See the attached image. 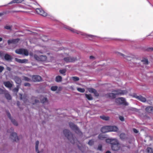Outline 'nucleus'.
Instances as JSON below:
<instances>
[{
  "mask_svg": "<svg viewBox=\"0 0 153 153\" xmlns=\"http://www.w3.org/2000/svg\"><path fill=\"white\" fill-rule=\"evenodd\" d=\"M59 25L61 27L64 28L65 29L69 30L73 33H76L77 34L83 36L85 37L88 38L90 40H93L94 39H96L98 38V37L96 36L88 34L82 32L77 30L70 27H69L68 26L66 25L61 23L60 22Z\"/></svg>",
  "mask_w": 153,
  "mask_h": 153,
  "instance_id": "1",
  "label": "nucleus"
},
{
  "mask_svg": "<svg viewBox=\"0 0 153 153\" xmlns=\"http://www.w3.org/2000/svg\"><path fill=\"white\" fill-rule=\"evenodd\" d=\"M64 133L65 137L70 140L71 143L74 144L77 143V140L76 138H74L73 134L70 132L67 129H65L63 131Z\"/></svg>",
  "mask_w": 153,
  "mask_h": 153,
  "instance_id": "2",
  "label": "nucleus"
},
{
  "mask_svg": "<svg viewBox=\"0 0 153 153\" xmlns=\"http://www.w3.org/2000/svg\"><path fill=\"white\" fill-rule=\"evenodd\" d=\"M127 93L126 90H117L113 91V93L108 94V97L111 98H115L117 95H122L126 94Z\"/></svg>",
  "mask_w": 153,
  "mask_h": 153,
  "instance_id": "3",
  "label": "nucleus"
},
{
  "mask_svg": "<svg viewBox=\"0 0 153 153\" xmlns=\"http://www.w3.org/2000/svg\"><path fill=\"white\" fill-rule=\"evenodd\" d=\"M16 53L18 54L24 55L25 56H27L28 55V52L26 49L21 48L16 49L15 51Z\"/></svg>",
  "mask_w": 153,
  "mask_h": 153,
  "instance_id": "4",
  "label": "nucleus"
},
{
  "mask_svg": "<svg viewBox=\"0 0 153 153\" xmlns=\"http://www.w3.org/2000/svg\"><path fill=\"white\" fill-rule=\"evenodd\" d=\"M116 102L119 104H123L125 105H128V103L126 101L125 99L123 97L118 98L116 99Z\"/></svg>",
  "mask_w": 153,
  "mask_h": 153,
  "instance_id": "5",
  "label": "nucleus"
},
{
  "mask_svg": "<svg viewBox=\"0 0 153 153\" xmlns=\"http://www.w3.org/2000/svg\"><path fill=\"white\" fill-rule=\"evenodd\" d=\"M106 142L107 143L111 144L112 145L117 144L118 143V141L116 138H111L107 139Z\"/></svg>",
  "mask_w": 153,
  "mask_h": 153,
  "instance_id": "6",
  "label": "nucleus"
},
{
  "mask_svg": "<svg viewBox=\"0 0 153 153\" xmlns=\"http://www.w3.org/2000/svg\"><path fill=\"white\" fill-rule=\"evenodd\" d=\"M34 57L36 60L41 61H45L47 59V57L45 56L42 55L38 56L36 55H35Z\"/></svg>",
  "mask_w": 153,
  "mask_h": 153,
  "instance_id": "7",
  "label": "nucleus"
},
{
  "mask_svg": "<svg viewBox=\"0 0 153 153\" xmlns=\"http://www.w3.org/2000/svg\"><path fill=\"white\" fill-rule=\"evenodd\" d=\"M69 125L70 128L73 130L75 131V132L79 134L81 133L80 131H79L78 128L73 123H71L69 124Z\"/></svg>",
  "mask_w": 153,
  "mask_h": 153,
  "instance_id": "8",
  "label": "nucleus"
},
{
  "mask_svg": "<svg viewBox=\"0 0 153 153\" xmlns=\"http://www.w3.org/2000/svg\"><path fill=\"white\" fill-rule=\"evenodd\" d=\"M36 13L39 15L43 16H45L47 15V13L45 12L41 8H37L36 9Z\"/></svg>",
  "mask_w": 153,
  "mask_h": 153,
  "instance_id": "9",
  "label": "nucleus"
},
{
  "mask_svg": "<svg viewBox=\"0 0 153 153\" xmlns=\"http://www.w3.org/2000/svg\"><path fill=\"white\" fill-rule=\"evenodd\" d=\"M122 146H123L122 145H120L118 143L117 144L112 145L111 148L112 150L117 151L120 150Z\"/></svg>",
  "mask_w": 153,
  "mask_h": 153,
  "instance_id": "10",
  "label": "nucleus"
},
{
  "mask_svg": "<svg viewBox=\"0 0 153 153\" xmlns=\"http://www.w3.org/2000/svg\"><path fill=\"white\" fill-rule=\"evenodd\" d=\"M76 58L72 57H67L64 58V61L67 63L72 62L76 60Z\"/></svg>",
  "mask_w": 153,
  "mask_h": 153,
  "instance_id": "11",
  "label": "nucleus"
},
{
  "mask_svg": "<svg viewBox=\"0 0 153 153\" xmlns=\"http://www.w3.org/2000/svg\"><path fill=\"white\" fill-rule=\"evenodd\" d=\"M32 79L33 82H39L42 80V78L39 75H35L32 76Z\"/></svg>",
  "mask_w": 153,
  "mask_h": 153,
  "instance_id": "12",
  "label": "nucleus"
},
{
  "mask_svg": "<svg viewBox=\"0 0 153 153\" xmlns=\"http://www.w3.org/2000/svg\"><path fill=\"white\" fill-rule=\"evenodd\" d=\"M101 131L102 133L110 132L109 126H105L102 127L101 129Z\"/></svg>",
  "mask_w": 153,
  "mask_h": 153,
  "instance_id": "13",
  "label": "nucleus"
},
{
  "mask_svg": "<svg viewBox=\"0 0 153 153\" xmlns=\"http://www.w3.org/2000/svg\"><path fill=\"white\" fill-rule=\"evenodd\" d=\"M10 138L15 141H16L18 140L17 134L16 133H12L11 134Z\"/></svg>",
  "mask_w": 153,
  "mask_h": 153,
  "instance_id": "14",
  "label": "nucleus"
},
{
  "mask_svg": "<svg viewBox=\"0 0 153 153\" xmlns=\"http://www.w3.org/2000/svg\"><path fill=\"white\" fill-rule=\"evenodd\" d=\"M135 97L138 100H139L140 101L144 102H145L146 101V99L145 98L143 97V96L139 95H136Z\"/></svg>",
  "mask_w": 153,
  "mask_h": 153,
  "instance_id": "15",
  "label": "nucleus"
},
{
  "mask_svg": "<svg viewBox=\"0 0 153 153\" xmlns=\"http://www.w3.org/2000/svg\"><path fill=\"white\" fill-rule=\"evenodd\" d=\"M19 41V39H10L8 40L7 42L8 44H15L18 42Z\"/></svg>",
  "mask_w": 153,
  "mask_h": 153,
  "instance_id": "16",
  "label": "nucleus"
},
{
  "mask_svg": "<svg viewBox=\"0 0 153 153\" xmlns=\"http://www.w3.org/2000/svg\"><path fill=\"white\" fill-rule=\"evenodd\" d=\"M7 115L8 117L11 120V121L12 122L13 124L16 126H17L18 125V124L17 123V122H16V121L14 119H11V115L9 113H7Z\"/></svg>",
  "mask_w": 153,
  "mask_h": 153,
  "instance_id": "17",
  "label": "nucleus"
},
{
  "mask_svg": "<svg viewBox=\"0 0 153 153\" xmlns=\"http://www.w3.org/2000/svg\"><path fill=\"white\" fill-rule=\"evenodd\" d=\"M110 131H117L118 130V128L114 126H109Z\"/></svg>",
  "mask_w": 153,
  "mask_h": 153,
  "instance_id": "18",
  "label": "nucleus"
},
{
  "mask_svg": "<svg viewBox=\"0 0 153 153\" xmlns=\"http://www.w3.org/2000/svg\"><path fill=\"white\" fill-rule=\"evenodd\" d=\"M14 80L16 84L20 85L21 83V80L20 78L16 76L14 78Z\"/></svg>",
  "mask_w": 153,
  "mask_h": 153,
  "instance_id": "19",
  "label": "nucleus"
},
{
  "mask_svg": "<svg viewBox=\"0 0 153 153\" xmlns=\"http://www.w3.org/2000/svg\"><path fill=\"white\" fill-rule=\"evenodd\" d=\"M146 111L149 113H153V107L151 106H149L146 108Z\"/></svg>",
  "mask_w": 153,
  "mask_h": 153,
  "instance_id": "20",
  "label": "nucleus"
},
{
  "mask_svg": "<svg viewBox=\"0 0 153 153\" xmlns=\"http://www.w3.org/2000/svg\"><path fill=\"white\" fill-rule=\"evenodd\" d=\"M4 84L5 86L8 88H11L12 86V85L11 84L10 82H4Z\"/></svg>",
  "mask_w": 153,
  "mask_h": 153,
  "instance_id": "21",
  "label": "nucleus"
},
{
  "mask_svg": "<svg viewBox=\"0 0 153 153\" xmlns=\"http://www.w3.org/2000/svg\"><path fill=\"white\" fill-rule=\"evenodd\" d=\"M4 58L7 61H10L12 59L11 56L8 54H6L5 55Z\"/></svg>",
  "mask_w": 153,
  "mask_h": 153,
  "instance_id": "22",
  "label": "nucleus"
},
{
  "mask_svg": "<svg viewBox=\"0 0 153 153\" xmlns=\"http://www.w3.org/2000/svg\"><path fill=\"white\" fill-rule=\"evenodd\" d=\"M41 102L43 104L48 103V100L46 98L43 97H41Z\"/></svg>",
  "mask_w": 153,
  "mask_h": 153,
  "instance_id": "23",
  "label": "nucleus"
},
{
  "mask_svg": "<svg viewBox=\"0 0 153 153\" xmlns=\"http://www.w3.org/2000/svg\"><path fill=\"white\" fill-rule=\"evenodd\" d=\"M23 1V0H13L10 3H9L8 4H11L15 3H20L22 2Z\"/></svg>",
  "mask_w": 153,
  "mask_h": 153,
  "instance_id": "24",
  "label": "nucleus"
},
{
  "mask_svg": "<svg viewBox=\"0 0 153 153\" xmlns=\"http://www.w3.org/2000/svg\"><path fill=\"white\" fill-rule=\"evenodd\" d=\"M62 80V77L60 76H57L56 78V81L57 82H61Z\"/></svg>",
  "mask_w": 153,
  "mask_h": 153,
  "instance_id": "25",
  "label": "nucleus"
},
{
  "mask_svg": "<svg viewBox=\"0 0 153 153\" xmlns=\"http://www.w3.org/2000/svg\"><path fill=\"white\" fill-rule=\"evenodd\" d=\"M100 117L101 118L105 120H108L109 119V117L105 116L104 115L100 116Z\"/></svg>",
  "mask_w": 153,
  "mask_h": 153,
  "instance_id": "26",
  "label": "nucleus"
},
{
  "mask_svg": "<svg viewBox=\"0 0 153 153\" xmlns=\"http://www.w3.org/2000/svg\"><path fill=\"white\" fill-rule=\"evenodd\" d=\"M86 97L89 100H91L93 99V97L91 94H85Z\"/></svg>",
  "mask_w": 153,
  "mask_h": 153,
  "instance_id": "27",
  "label": "nucleus"
},
{
  "mask_svg": "<svg viewBox=\"0 0 153 153\" xmlns=\"http://www.w3.org/2000/svg\"><path fill=\"white\" fill-rule=\"evenodd\" d=\"M39 144V141H36V143L35 148H36V151L37 152V153H39V152L38 151V147Z\"/></svg>",
  "mask_w": 153,
  "mask_h": 153,
  "instance_id": "28",
  "label": "nucleus"
},
{
  "mask_svg": "<svg viewBox=\"0 0 153 153\" xmlns=\"http://www.w3.org/2000/svg\"><path fill=\"white\" fill-rule=\"evenodd\" d=\"M141 62H142L143 64L146 65L148 64V61L147 59H144L143 60H142L141 61Z\"/></svg>",
  "mask_w": 153,
  "mask_h": 153,
  "instance_id": "29",
  "label": "nucleus"
},
{
  "mask_svg": "<svg viewBox=\"0 0 153 153\" xmlns=\"http://www.w3.org/2000/svg\"><path fill=\"white\" fill-rule=\"evenodd\" d=\"M147 153H153V149L151 148H148L147 149Z\"/></svg>",
  "mask_w": 153,
  "mask_h": 153,
  "instance_id": "30",
  "label": "nucleus"
},
{
  "mask_svg": "<svg viewBox=\"0 0 153 153\" xmlns=\"http://www.w3.org/2000/svg\"><path fill=\"white\" fill-rule=\"evenodd\" d=\"M19 85H18L16 86V88H15L13 89V91L14 92H16V93H17L18 91H19Z\"/></svg>",
  "mask_w": 153,
  "mask_h": 153,
  "instance_id": "31",
  "label": "nucleus"
},
{
  "mask_svg": "<svg viewBox=\"0 0 153 153\" xmlns=\"http://www.w3.org/2000/svg\"><path fill=\"white\" fill-rule=\"evenodd\" d=\"M58 87L56 86H52L51 88V89L53 91H56Z\"/></svg>",
  "mask_w": 153,
  "mask_h": 153,
  "instance_id": "32",
  "label": "nucleus"
},
{
  "mask_svg": "<svg viewBox=\"0 0 153 153\" xmlns=\"http://www.w3.org/2000/svg\"><path fill=\"white\" fill-rule=\"evenodd\" d=\"M99 138L100 140H102L105 138V136L102 134H100L98 137Z\"/></svg>",
  "mask_w": 153,
  "mask_h": 153,
  "instance_id": "33",
  "label": "nucleus"
},
{
  "mask_svg": "<svg viewBox=\"0 0 153 153\" xmlns=\"http://www.w3.org/2000/svg\"><path fill=\"white\" fill-rule=\"evenodd\" d=\"M5 97L7 100H10L11 99V97L8 94H5Z\"/></svg>",
  "mask_w": 153,
  "mask_h": 153,
  "instance_id": "34",
  "label": "nucleus"
},
{
  "mask_svg": "<svg viewBox=\"0 0 153 153\" xmlns=\"http://www.w3.org/2000/svg\"><path fill=\"white\" fill-rule=\"evenodd\" d=\"M88 90L89 92L92 93H94V92H95L96 90L93 88H89L88 89Z\"/></svg>",
  "mask_w": 153,
  "mask_h": 153,
  "instance_id": "35",
  "label": "nucleus"
},
{
  "mask_svg": "<svg viewBox=\"0 0 153 153\" xmlns=\"http://www.w3.org/2000/svg\"><path fill=\"white\" fill-rule=\"evenodd\" d=\"M71 78L74 81H77L79 80V78L76 76L72 77Z\"/></svg>",
  "mask_w": 153,
  "mask_h": 153,
  "instance_id": "36",
  "label": "nucleus"
},
{
  "mask_svg": "<svg viewBox=\"0 0 153 153\" xmlns=\"http://www.w3.org/2000/svg\"><path fill=\"white\" fill-rule=\"evenodd\" d=\"M120 137L121 139L123 140L125 137V134L124 133H122L120 135Z\"/></svg>",
  "mask_w": 153,
  "mask_h": 153,
  "instance_id": "37",
  "label": "nucleus"
},
{
  "mask_svg": "<svg viewBox=\"0 0 153 153\" xmlns=\"http://www.w3.org/2000/svg\"><path fill=\"white\" fill-rule=\"evenodd\" d=\"M77 90L79 92H84L85 90L84 89V88H77Z\"/></svg>",
  "mask_w": 153,
  "mask_h": 153,
  "instance_id": "38",
  "label": "nucleus"
},
{
  "mask_svg": "<svg viewBox=\"0 0 153 153\" xmlns=\"http://www.w3.org/2000/svg\"><path fill=\"white\" fill-rule=\"evenodd\" d=\"M65 72H66V71L64 69L60 70H59V72L61 74H63L64 75H65Z\"/></svg>",
  "mask_w": 153,
  "mask_h": 153,
  "instance_id": "39",
  "label": "nucleus"
},
{
  "mask_svg": "<svg viewBox=\"0 0 153 153\" xmlns=\"http://www.w3.org/2000/svg\"><path fill=\"white\" fill-rule=\"evenodd\" d=\"M23 77V79L25 81H30V79L27 77H26V76H24Z\"/></svg>",
  "mask_w": 153,
  "mask_h": 153,
  "instance_id": "40",
  "label": "nucleus"
},
{
  "mask_svg": "<svg viewBox=\"0 0 153 153\" xmlns=\"http://www.w3.org/2000/svg\"><path fill=\"white\" fill-rule=\"evenodd\" d=\"M12 27L10 26L6 25L4 27V28L7 30H11Z\"/></svg>",
  "mask_w": 153,
  "mask_h": 153,
  "instance_id": "41",
  "label": "nucleus"
},
{
  "mask_svg": "<svg viewBox=\"0 0 153 153\" xmlns=\"http://www.w3.org/2000/svg\"><path fill=\"white\" fill-rule=\"evenodd\" d=\"M20 98L21 100H23V101L25 103L26 102V99L25 98H23L22 97V95L21 94H20Z\"/></svg>",
  "mask_w": 153,
  "mask_h": 153,
  "instance_id": "42",
  "label": "nucleus"
},
{
  "mask_svg": "<svg viewBox=\"0 0 153 153\" xmlns=\"http://www.w3.org/2000/svg\"><path fill=\"white\" fill-rule=\"evenodd\" d=\"M119 54L120 55L122 56H123V57H124V58H130V57L129 56H125L124 54H122L121 53H120Z\"/></svg>",
  "mask_w": 153,
  "mask_h": 153,
  "instance_id": "43",
  "label": "nucleus"
},
{
  "mask_svg": "<svg viewBox=\"0 0 153 153\" xmlns=\"http://www.w3.org/2000/svg\"><path fill=\"white\" fill-rule=\"evenodd\" d=\"M137 62H135V63L134 64L135 65H136L137 66H138L140 65H139L140 62V61L139 60H137Z\"/></svg>",
  "mask_w": 153,
  "mask_h": 153,
  "instance_id": "44",
  "label": "nucleus"
},
{
  "mask_svg": "<svg viewBox=\"0 0 153 153\" xmlns=\"http://www.w3.org/2000/svg\"><path fill=\"white\" fill-rule=\"evenodd\" d=\"M94 143V141L92 140H89L88 142V144L89 145L91 146Z\"/></svg>",
  "mask_w": 153,
  "mask_h": 153,
  "instance_id": "45",
  "label": "nucleus"
},
{
  "mask_svg": "<svg viewBox=\"0 0 153 153\" xmlns=\"http://www.w3.org/2000/svg\"><path fill=\"white\" fill-rule=\"evenodd\" d=\"M102 145L100 144L98 146L97 149L100 151H101L102 150Z\"/></svg>",
  "mask_w": 153,
  "mask_h": 153,
  "instance_id": "46",
  "label": "nucleus"
},
{
  "mask_svg": "<svg viewBox=\"0 0 153 153\" xmlns=\"http://www.w3.org/2000/svg\"><path fill=\"white\" fill-rule=\"evenodd\" d=\"M119 118L120 120L122 121H123L124 120V117L123 116H119Z\"/></svg>",
  "mask_w": 153,
  "mask_h": 153,
  "instance_id": "47",
  "label": "nucleus"
},
{
  "mask_svg": "<svg viewBox=\"0 0 153 153\" xmlns=\"http://www.w3.org/2000/svg\"><path fill=\"white\" fill-rule=\"evenodd\" d=\"M21 63H26L27 62V60L26 59H22Z\"/></svg>",
  "mask_w": 153,
  "mask_h": 153,
  "instance_id": "48",
  "label": "nucleus"
},
{
  "mask_svg": "<svg viewBox=\"0 0 153 153\" xmlns=\"http://www.w3.org/2000/svg\"><path fill=\"white\" fill-rule=\"evenodd\" d=\"M21 63H26L27 62V60L26 59H22Z\"/></svg>",
  "mask_w": 153,
  "mask_h": 153,
  "instance_id": "49",
  "label": "nucleus"
},
{
  "mask_svg": "<svg viewBox=\"0 0 153 153\" xmlns=\"http://www.w3.org/2000/svg\"><path fill=\"white\" fill-rule=\"evenodd\" d=\"M15 60L17 62H19V63H21V61H21L22 59H17V58H16L15 59Z\"/></svg>",
  "mask_w": 153,
  "mask_h": 153,
  "instance_id": "50",
  "label": "nucleus"
},
{
  "mask_svg": "<svg viewBox=\"0 0 153 153\" xmlns=\"http://www.w3.org/2000/svg\"><path fill=\"white\" fill-rule=\"evenodd\" d=\"M94 93L96 96L98 97L99 96V94L96 90H95V92H94Z\"/></svg>",
  "mask_w": 153,
  "mask_h": 153,
  "instance_id": "51",
  "label": "nucleus"
},
{
  "mask_svg": "<svg viewBox=\"0 0 153 153\" xmlns=\"http://www.w3.org/2000/svg\"><path fill=\"white\" fill-rule=\"evenodd\" d=\"M4 68L3 66H0V73L3 70Z\"/></svg>",
  "mask_w": 153,
  "mask_h": 153,
  "instance_id": "52",
  "label": "nucleus"
},
{
  "mask_svg": "<svg viewBox=\"0 0 153 153\" xmlns=\"http://www.w3.org/2000/svg\"><path fill=\"white\" fill-rule=\"evenodd\" d=\"M44 38H45V39H44L43 38L42 39V40L44 41L45 42L48 40V38L47 36H45L44 37Z\"/></svg>",
  "mask_w": 153,
  "mask_h": 153,
  "instance_id": "53",
  "label": "nucleus"
},
{
  "mask_svg": "<svg viewBox=\"0 0 153 153\" xmlns=\"http://www.w3.org/2000/svg\"><path fill=\"white\" fill-rule=\"evenodd\" d=\"M24 85L25 86H30V84L28 83H25L24 84Z\"/></svg>",
  "mask_w": 153,
  "mask_h": 153,
  "instance_id": "54",
  "label": "nucleus"
},
{
  "mask_svg": "<svg viewBox=\"0 0 153 153\" xmlns=\"http://www.w3.org/2000/svg\"><path fill=\"white\" fill-rule=\"evenodd\" d=\"M133 131L135 133H137L138 132V131L135 128H133Z\"/></svg>",
  "mask_w": 153,
  "mask_h": 153,
  "instance_id": "55",
  "label": "nucleus"
},
{
  "mask_svg": "<svg viewBox=\"0 0 153 153\" xmlns=\"http://www.w3.org/2000/svg\"><path fill=\"white\" fill-rule=\"evenodd\" d=\"M4 92V91L1 89H0V94L3 93Z\"/></svg>",
  "mask_w": 153,
  "mask_h": 153,
  "instance_id": "56",
  "label": "nucleus"
},
{
  "mask_svg": "<svg viewBox=\"0 0 153 153\" xmlns=\"http://www.w3.org/2000/svg\"><path fill=\"white\" fill-rule=\"evenodd\" d=\"M149 51H153V48H150L149 49Z\"/></svg>",
  "mask_w": 153,
  "mask_h": 153,
  "instance_id": "57",
  "label": "nucleus"
},
{
  "mask_svg": "<svg viewBox=\"0 0 153 153\" xmlns=\"http://www.w3.org/2000/svg\"><path fill=\"white\" fill-rule=\"evenodd\" d=\"M93 58H94V57L93 56H90V59H92Z\"/></svg>",
  "mask_w": 153,
  "mask_h": 153,
  "instance_id": "58",
  "label": "nucleus"
},
{
  "mask_svg": "<svg viewBox=\"0 0 153 153\" xmlns=\"http://www.w3.org/2000/svg\"><path fill=\"white\" fill-rule=\"evenodd\" d=\"M105 153H111V152L110 151H107Z\"/></svg>",
  "mask_w": 153,
  "mask_h": 153,
  "instance_id": "59",
  "label": "nucleus"
},
{
  "mask_svg": "<svg viewBox=\"0 0 153 153\" xmlns=\"http://www.w3.org/2000/svg\"><path fill=\"white\" fill-rule=\"evenodd\" d=\"M39 101V100H35V103H36L38 102Z\"/></svg>",
  "mask_w": 153,
  "mask_h": 153,
  "instance_id": "60",
  "label": "nucleus"
},
{
  "mask_svg": "<svg viewBox=\"0 0 153 153\" xmlns=\"http://www.w3.org/2000/svg\"><path fill=\"white\" fill-rule=\"evenodd\" d=\"M2 39L1 38V37H0V42H1L2 41Z\"/></svg>",
  "mask_w": 153,
  "mask_h": 153,
  "instance_id": "61",
  "label": "nucleus"
},
{
  "mask_svg": "<svg viewBox=\"0 0 153 153\" xmlns=\"http://www.w3.org/2000/svg\"><path fill=\"white\" fill-rule=\"evenodd\" d=\"M2 55V53L1 52H0V57Z\"/></svg>",
  "mask_w": 153,
  "mask_h": 153,
  "instance_id": "62",
  "label": "nucleus"
},
{
  "mask_svg": "<svg viewBox=\"0 0 153 153\" xmlns=\"http://www.w3.org/2000/svg\"><path fill=\"white\" fill-rule=\"evenodd\" d=\"M78 147L80 149V150H81V148L78 145Z\"/></svg>",
  "mask_w": 153,
  "mask_h": 153,
  "instance_id": "63",
  "label": "nucleus"
},
{
  "mask_svg": "<svg viewBox=\"0 0 153 153\" xmlns=\"http://www.w3.org/2000/svg\"><path fill=\"white\" fill-rule=\"evenodd\" d=\"M149 73H148V74H147V76H149Z\"/></svg>",
  "mask_w": 153,
  "mask_h": 153,
  "instance_id": "64",
  "label": "nucleus"
}]
</instances>
